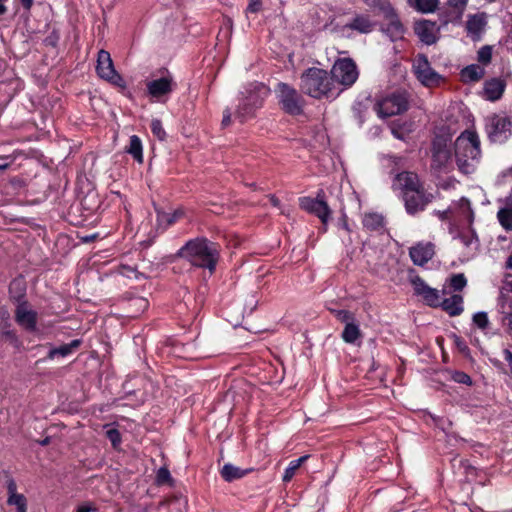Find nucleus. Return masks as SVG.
I'll use <instances>...</instances> for the list:
<instances>
[{"label": "nucleus", "instance_id": "52", "mask_svg": "<svg viewBox=\"0 0 512 512\" xmlns=\"http://www.w3.org/2000/svg\"><path fill=\"white\" fill-rule=\"evenodd\" d=\"M261 0H250V3L247 7V11L251 13H256L260 10Z\"/></svg>", "mask_w": 512, "mask_h": 512}, {"label": "nucleus", "instance_id": "40", "mask_svg": "<svg viewBox=\"0 0 512 512\" xmlns=\"http://www.w3.org/2000/svg\"><path fill=\"white\" fill-rule=\"evenodd\" d=\"M169 512H187V500L184 497H173L168 501Z\"/></svg>", "mask_w": 512, "mask_h": 512}, {"label": "nucleus", "instance_id": "16", "mask_svg": "<svg viewBox=\"0 0 512 512\" xmlns=\"http://www.w3.org/2000/svg\"><path fill=\"white\" fill-rule=\"evenodd\" d=\"M414 31L426 45H432L438 39L439 28L435 22L429 20L418 21L415 23Z\"/></svg>", "mask_w": 512, "mask_h": 512}, {"label": "nucleus", "instance_id": "2", "mask_svg": "<svg viewBox=\"0 0 512 512\" xmlns=\"http://www.w3.org/2000/svg\"><path fill=\"white\" fill-rule=\"evenodd\" d=\"M300 89L303 93L320 99L322 97H333L338 95L342 89L336 87L331 73L326 70L312 67L305 70L301 75Z\"/></svg>", "mask_w": 512, "mask_h": 512}, {"label": "nucleus", "instance_id": "30", "mask_svg": "<svg viewBox=\"0 0 512 512\" xmlns=\"http://www.w3.org/2000/svg\"><path fill=\"white\" fill-rule=\"evenodd\" d=\"M257 108H255L254 106H252L249 102H247L246 100H244L243 98L241 99V102L235 112V116L236 118L241 122H245L246 120L250 119L251 117H253L254 115V112Z\"/></svg>", "mask_w": 512, "mask_h": 512}, {"label": "nucleus", "instance_id": "64", "mask_svg": "<svg viewBox=\"0 0 512 512\" xmlns=\"http://www.w3.org/2000/svg\"><path fill=\"white\" fill-rule=\"evenodd\" d=\"M136 301L139 302L140 304H142L144 307L147 306V302L145 299L139 298V299H136Z\"/></svg>", "mask_w": 512, "mask_h": 512}, {"label": "nucleus", "instance_id": "39", "mask_svg": "<svg viewBox=\"0 0 512 512\" xmlns=\"http://www.w3.org/2000/svg\"><path fill=\"white\" fill-rule=\"evenodd\" d=\"M459 239L466 247L477 248L478 246V237L473 229L462 232Z\"/></svg>", "mask_w": 512, "mask_h": 512}, {"label": "nucleus", "instance_id": "22", "mask_svg": "<svg viewBox=\"0 0 512 512\" xmlns=\"http://www.w3.org/2000/svg\"><path fill=\"white\" fill-rule=\"evenodd\" d=\"M505 90V82L498 78H493L484 83L483 96L489 101L499 100Z\"/></svg>", "mask_w": 512, "mask_h": 512}, {"label": "nucleus", "instance_id": "50", "mask_svg": "<svg viewBox=\"0 0 512 512\" xmlns=\"http://www.w3.org/2000/svg\"><path fill=\"white\" fill-rule=\"evenodd\" d=\"M380 9L385 13L386 17L389 19L397 16L396 11L389 3L381 5Z\"/></svg>", "mask_w": 512, "mask_h": 512}, {"label": "nucleus", "instance_id": "24", "mask_svg": "<svg viewBox=\"0 0 512 512\" xmlns=\"http://www.w3.org/2000/svg\"><path fill=\"white\" fill-rule=\"evenodd\" d=\"M461 79L465 83L477 82L485 75V68L479 64H471L464 67L461 72Z\"/></svg>", "mask_w": 512, "mask_h": 512}, {"label": "nucleus", "instance_id": "35", "mask_svg": "<svg viewBox=\"0 0 512 512\" xmlns=\"http://www.w3.org/2000/svg\"><path fill=\"white\" fill-rule=\"evenodd\" d=\"M497 219L506 231H512V209L508 207L501 208L497 212Z\"/></svg>", "mask_w": 512, "mask_h": 512}, {"label": "nucleus", "instance_id": "31", "mask_svg": "<svg viewBox=\"0 0 512 512\" xmlns=\"http://www.w3.org/2000/svg\"><path fill=\"white\" fill-rule=\"evenodd\" d=\"M341 336L344 342L354 344L361 337L359 325L355 322L345 325Z\"/></svg>", "mask_w": 512, "mask_h": 512}, {"label": "nucleus", "instance_id": "28", "mask_svg": "<svg viewBox=\"0 0 512 512\" xmlns=\"http://www.w3.org/2000/svg\"><path fill=\"white\" fill-rule=\"evenodd\" d=\"M247 472L248 470H243L237 466L227 463L222 467L220 474L225 481L232 482L244 477Z\"/></svg>", "mask_w": 512, "mask_h": 512}, {"label": "nucleus", "instance_id": "29", "mask_svg": "<svg viewBox=\"0 0 512 512\" xmlns=\"http://www.w3.org/2000/svg\"><path fill=\"white\" fill-rule=\"evenodd\" d=\"M182 210H175L173 213L164 211H157V222L160 227L166 229L170 225L174 224L180 217H182Z\"/></svg>", "mask_w": 512, "mask_h": 512}, {"label": "nucleus", "instance_id": "51", "mask_svg": "<svg viewBox=\"0 0 512 512\" xmlns=\"http://www.w3.org/2000/svg\"><path fill=\"white\" fill-rule=\"evenodd\" d=\"M8 490V498H13V496H21L22 494L17 493V486L14 481H10L7 485Z\"/></svg>", "mask_w": 512, "mask_h": 512}, {"label": "nucleus", "instance_id": "5", "mask_svg": "<svg viewBox=\"0 0 512 512\" xmlns=\"http://www.w3.org/2000/svg\"><path fill=\"white\" fill-rule=\"evenodd\" d=\"M451 142L452 138L448 134L436 135L432 142V162L431 168L437 172L448 170L451 166Z\"/></svg>", "mask_w": 512, "mask_h": 512}, {"label": "nucleus", "instance_id": "56", "mask_svg": "<svg viewBox=\"0 0 512 512\" xmlns=\"http://www.w3.org/2000/svg\"><path fill=\"white\" fill-rule=\"evenodd\" d=\"M14 161V159L10 157H6L5 159L0 160V170H6L11 163Z\"/></svg>", "mask_w": 512, "mask_h": 512}, {"label": "nucleus", "instance_id": "63", "mask_svg": "<svg viewBox=\"0 0 512 512\" xmlns=\"http://www.w3.org/2000/svg\"><path fill=\"white\" fill-rule=\"evenodd\" d=\"M506 207H508L509 209H512V192L506 198Z\"/></svg>", "mask_w": 512, "mask_h": 512}, {"label": "nucleus", "instance_id": "10", "mask_svg": "<svg viewBox=\"0 0 512 512\" xmlns=\"http://www.w3.org/2000/svg\"><path fill=\"white\" fill-rule=\"evenodd\" d=\"M414 73L417 79L427 87L437 85L441 76L430 65L428 59L424 55H419L413 64Z\"/></svg>", "mask_w": 512, "mask_h": 512}, {"label": "nucleus", "instance_id": "11", "mask_svg": "<svg viewBox=\"0 0 512 512\" xmlns=\"http://www.w3.org/2000/svg\"><path fill=\"white\" fill-rule=\"evenodd\" d=\"M432 199V194L428 193L424 188L403 195L405 209L410 215L423 211Z\"/></svg>", "mask_w": 512, "mask_h": 512}, {"label": "nucleus", "instance_id": "58", "mask_svg": "<svg viewBox=\"0 0 512 512\" xmlns=\"http://www.w3.org/2000/svg\"><path fill=\"white\" fill-rule=\"evenodd\" d=\"M269 199H270L271 204H272L274 207H279V206H280V201H279V199H278L276 196H274V195H270V196H269Z\"/></svg>", "mask_w": 512, "mask_h": 512}, {"label": "nucleus", "instance_id": "4", "mask_svg": "<svg viewBox=\"0 0 512 512\" xmlns=\"http://www.w3.org/2000/svg\"><path fill=\"white\" fill-rule=\"evenodd\" d=\"M408 106L407 94L397 91L378 97L374 104V110L379 118L385 119L404 113Z\"/></svg>", "mask_w": 512, "mask_h": 512}, {"label": "nucleus", "instance_id": "48", "mask_svg": "<svg viewBox=\"0 0 512 512\" xmlns=\"http://www.w3.org/2000/svg\"><path fill=\"white\" fill-rule=\"evenodd\" d=\"M452 379L457 382V383H460V384H465V385H472V379L471 377L466 374L465 372H462V371H455L453 374H452Z\"/></svg>", "mask_w": 512, "mask_h": 512}, {"label": "nucleus", "instance_id": "1", "mask_svg": "<svg viewBox=\"0 0 512 512\" xmlns=\"http://www.w3.org/2000/svg\"><path fill=\"white\" fill-rule=\"evenodd\" d=\"M455 160L458 170L463 174L475 171L480 157V140L476 132L465 130L455 140Z\"/></svg>", "mask_w": 512, "mask_h": 512}, {"label": "nucleus", "instance_id": "17", "mask_svg": "<svg viewBox=\"0 0 512 512\" xmlns=\"http://www.w3.org/2000/svg\"><path fill=\"white\" fill-rule=\"evenodd\" d=\"M395 185L402 191V196L424 188L418 175L408 171L396 175Z\"/></svg>", "mask_w": 512, "mask_h": 512}, {"label": "nucleus", "instance_id": "18", "mask_svg": "<svg viewBox=\"0 0 512 512\" xmlns=\"http://www.w3.org/2000/svg\"><path fill=\"white\" fill-rule=\"evenodd\" d=\"M497 311L500 314L502 326L512 334V299L508 294L501 292L497 298Z\"/></svg>", "mask_w": 512, "mask_h": 512}, {"label": "nucleus", "instance_id": "42", "mask_svg": "<svg viewBox=\"0 0 512 512\" xmlns=\"http://www.w3.org/2000/svg\"><path fill=\"white\" fill-rule=\"evenodd\" d=\"M472 321L481 330L488 328L490 322L486 312H477L473 315Z\"/></svg>", "mask_w": 512, "mask_h": 512}, {"label": "nucleus", "instance_id": "61", "mask_svg": "<svg viewBox=\"0 0 512 512\" xmlns=\"http://www.w3.org/2000/svg\"><path fill=\"white\" fill-rule=\"evenodd\" d=\"M340 225H341V227H342L343 229H345L347 232H349V231H350L349 226H348L347 221H346V217H343V218L341 219V221H340Z\"/></svg>", "mask_w": 512, "mask_h": 512}, {"label": "nucleus", "instance_id": "60", "mask_svg": "<svg viewBox=\"0 0 512 512\" xmlns=\"http://www.w3.org/2000/svg\"><path fill=\"white\" fill-rule=\"evenodd\" d=\"M6 1H7V0H0V15L5 14V13H6V11H7V8H6V6H5V2H6Z\"/></svg>", "mask_w": 512, "mask_h": 512}, {"label": "nucleus", "instance_id": "9", "mask_svg": "<svg viewBox=\"0 0 512 512\" xmlns=\"http://www.w3.org/2000/svg\"><path fill=\"white\" fill-rule=\"evenodd\" d=\"M96 71L100 78L119 87H125V81L114 68L111 55L108 51L101 49L98 52Z\"/></svg>", "mask_w": 512, "mask_h": 512}, {"label": "nucleus", "instance_id": "34", "mask_svg": "<svg viewBox=\"0 0 512 512\" xmlns=\"http://www.w3.org/2000/svg\"><path fill=\"white\" fill-rule=\"evenodd\" d=\"M467 3H468V0H448L447 4L450 7H452L453 9H455L456 16L454 19H452V18L446 19L445 24H447L448 22H454V21L459 22L462 18V15L467 6Z\"/></svg>", "mask_w": 512, "mask_h": 512}, {"label": "nucleus", "instance_id": "12", "mask_svg": "<svg viewBox=\"0 0 512 512\" xmlns=\"http://www.w3.org/2000/svg\"><path fill=\"white\" fill-rule=\"evenodd\" d=\"M176 86L173 76L166 72L159 79L151 80L146 84L148 94L156 99L170 94Z\"/></svg>", "mask_w": 512, "mask_h": 512}, {"label": "nucleus", "instance_id": "47", "mask_svg": "<svg viewBox=\"0 0 512 512\" xmlns=\"http://www.w3.org/2000/svg\"><path fill=\"white\" fill-rule=\"evenodd\" d=\"M335 316L339 321L345 323V325L351 324L355 320L354 315L348 310H337L335 311Z\"/></svg>", "mask_w": 512, "mask_h": 512}, {"label": "nucleus", "instance_id": "59", "mask_svg": "<svg viewBox=\"0 0 512 512\" xmlns=\"http://www.w3.org/2000/svg\"><path fill=\"white\" fill-rule=\"evenodd\" d=\"M21 3H22V6L26 9V10H29L32 5H33V0H20Z\"/></svg>", "mask_w": 512, "mask_h": 512}, {"label": "nucleus", "instance_id": "32", "mask_svg": "<svg viewBox=\"0 0 512 512\" xmlns=\"http://www.w3.org/2000/svg\"><path fill=\"white\" fill-rule=\"evenodd\" d=\"M127 152L133 156V158L142 163L143 161V153H142V142L140 138L136 135L130 137V143L127 148Z\"/></svg>", "mask_w": 512, "mask_h": 512}, {"label": "nucleus", "instance_id": "53", "mask_svg": "<svg viewBox=\"0 0 512 512\" xmlns=\"http://www.w3.org/2000/svg\"><path fill=\"white\" fill-rule=\"evenodd\" d=\"M503 359L509 366L510 371L512 372V352L509 349L503 350Z\"/></svg>", "mask_w": 512, "mask_h": 512}, {"label": "nucleus", "instance_id": "62", "mask_svg": "<svg viewBox=\"0 0 512 512\" xmlns=\"http://www.w3.org/2000/svg\"><path fill=\"white\" fill-rule=\"evenodd\" d=\"M505 268L512 270V254L507 258Z\"/></svg>", "mask_w": 512, "mask_h": 512}, {"label": "nucleus", "instance_id": "57", "mask_svg": "<svg viewBox=\"0 0 512 512\" xmlns=\"http://www.w3.org/2000/svg\"><path fill=\"white\" fill-rule=\"evenodd\" d=\"M93 508L89 505H81L76 509V512H91Z\"/></svg>", "mask_w": 512, "mask_h": 512}, {"label": "nucleus", "instance_id": "41", "mask_svg": "<svg viewBox=\"0 0 512 512\" xmlns=\"http://www.w3.org/2000/svg\"><path fill=\"white\" fill-rule=\"evenodd\" d=\"M7 504L16 507V512H27V499L24 495L7 499Z\"/></svg>", "mask_w": 512, "mask_h": 512}, {"label": "nucleus", "instance_id": "25", "mask_svg": "<svg viewBox=\"0 0 512 512\" xmlns=\"http://www.w3.org/2000/svg\"><path fill=\"white\" fill-rule=\"evenodd\" d=\"M345 27L366 34L373 30L374 23L367 15H357Z\"/></svg>", "mask_w": 512, "mask_h": 512}, {"label": "nucleus", "instance_id": "54", "mask_svg": "<svg viewBox=\"0 0 512 512\" xmlns=\"http://www.w3.org/2000/svg\"><path fill=\"white\" fill-rule=\"evenodd\" d=\"M391 133L397 139L404 140L405 138V135L400 131V128L397 127L395 124L391 125Z\"/></svg>", "mask_w": 512, "mask_h": 512}, {"label": "nucleus", "instance_id": "36", "mask_svg": "<svg viewBox=\"0 0 512 512\" xmlns=\"http://www.w3.org/2000/svg\"><path fill=\"white\" fill-rule=\"evenodd\" d=\"M308 456H302L296 460H293L289 463L288 467L285 469L284 475H283V481L289 482L293 476L295 475L298 468L307 460Z\"/></svg>", "mask_w": 512, "mask_h": 512}, {"label": "nucleus", "instance_id": "55", "mask_svg": "<svg viewBox=\"0 0 512 512\" xmlns=\"http://www.w3.org/2000/svg\"><path fill=\"white\" fill-rule=\"evenodd\" d=\"M231 123V111L227 108L223 112L222 126L226 127Z\"/></svg>", "mask_w": 512, "mask_h": 512}, {"label": "nucleus", "instance_id": "19", "mask_svg": "<svg viewBox=\"0 0 512 512\" xmlns=\"http://www.w3.org/2000/svg\"><path fill=\"white\" fill-rule=\"evenodd\" d=\"M16 322L28 331H34L37 323V313L30 309L27 302L19 303L15 311Z\"/></svg>", "mask_w": 512, "mask_h": 512}, {"label": "nucleus", "instance_id": "14", "mask_svg": "<svg viewBox=\"0 0 512 512\" xmlns=\"http://www.w3.org/2000/svg\"><path fill=\"white\" fill-rule=\"evenodd\" d=\"M300 207L309 213L315 214L321 219L323 224L328 222L331 215V210L327 203L319 198L302 197L300 198Z\"/></svg>", "mask_w": 512, "mask_h": 512}, {"label": "nucleus", "instance_id": "45", "mask_svg": "<svg viewBox=\"0 0 512 512\" xmlns=\"http://www.w3.org/2000/svg\"><path fill=\"white\" fill-rule=\"evenodd\" d=\"M466 284H467V280H466L464 274H455L450 279V286L455 291L462 290L466 286Z\"/></svg>", "mask_w": 512, "mask_h": 512}, {"label": "nucleus", "instance_id": "15", "mask_svg": "<svg viewBox=\"0 0 512 512\" xmlns=\"http://www.w3.org/2000/svg\"><path fill=\"white\" fill-rule=\"evenodd\" d=\"M412 285L417 295L421 296L425 303L431 307L440 305V294L437 289L429 287L423 279L416 276L412 279Z\"/></svg>", "mask_w": 512, "mask_h": 512}, {"label": "nucleus", "instance_id": "27", "mask_svg": "<svg viewBox=\"0 0 512 512\" xmlns=\"http://www.w3.org/2000/svg\"><path fill=\"white\" fill-rule=\"evenodd\" d=\"M362 224L369 231H380L384 228V217L378 213H366L363 216Z\"/></svg>", "mask_w": 512, "mask_h": 512}, {"label": "nucleus", "instance_id": "3", "mask_svg": "<svg viewBox=\"0 0 512 512\" xmlns=\"http://www.w3.org/2000/svg\"><path fill=\"white\" fill-rule=\"evenodd\" d=\"M179 254L186 258L193 266L207 268L210 273L214 272L218 261L216 245L203 238L188 241L179 250Z\"/></svg>", "mask_w": 512, "mask_h": 512}, {"label": "nucleus", "instance_id": "33", "mask_svg": "<svg viewBox=\"0 0 512 512\" xmlns=\"http://www.w3.org/2000/svg\"><path fill=\"white\" fill-rule=\"evenodd\" d=\"M439 5V0H413L411 6L421 13H433Z\"/></svg>", "mask_w": 512, "mask_h": 512}, {"label": "nucleus", "instance_id": "13", "mask_svg": "<svg viewBox=\"0 0 512 512\" xmlns=\"http://www.w3.org/2000/svg\"><path fill=\"white\" fill-rule=\"evenodd\" d=\"M487 14L478 12L468 15L466 21V32L474 42L480 41L487 27Z\"/></svg>", "mask_w": 512, "mask_h": 512}, {"label": "nucleus", "instance_id": "7", "mask_svg": "<svg viewBox=\"0 0 512 512\" xmlns=\"http://www.w3.org/2000/svg\"><path fill=\"white\" fill-rule=\"evenodd\" d=\"M486 133L491 142L504 143L512 135L511 121L505 114H493L486 118Z\"/></svg>", "mask_w": 512, "mask_h": 512}, {"label": "nucleus", "instance_id": "44", "mask_svg": "<svg viewBox=\"0 0 512 512\" xmlns=\"http://www.w3.org/2000/svg\"><path fill=\"white\" fill-rule=\"evenodd\" d=\"M151 131L155 137L163 141L166 137V132L162 126V122L159 119H153L151 121Z\"/></svg>", "mask_w": 512, "mask_h": 512}, {"label": "nucleus", "instance_id": "46", "mask_svg": "<svg viewBox=\"0 0 512 512\" xmlns=\"http://www.w3.org/2000/svg\"><path fill=\"white\" fill-rule=\"evenodd\" d=\"M106 437L110 440V442L114 448H117L121 443V435H120V432L116 428L107 429Z\"/></svg>", "mask_w": 512, "mask_h": 512}, {"label": "nucleus", "instance_id": "8", "mask_svg": "<svg viewBox=\"0 0 512 512\" xmlns=\"http://www.w3.org/2000/svg\"><path fill=\"white\" fill-rule=\"evenodd\" d=\"M276 93L279 104L286 113L291 115L302 113L303 99L295 88L281 82L277 85Z\"/></svg>", "mask_w": 512, "mask_h": 512}, {"label": "nucleus", "instance_id": "21", "mask_svg": "<svg viewBox=\"0 0 512 512\" xmlns=\"http://www.w3.org/2000/svg\"><path fill=\"white\" fill-rule=\"evenodd\" d=\"M243 94V99L258 109L261 107L263 99L268 95V88L261 83H252Z\"/></svg>", "mask_w": 512, "mask_h": 512}, {"label": "nucleus", "instance_id": "43", "mask_svg": "<svg viewBox=\"0 0 512 512\" xmlns=\"http://www.w3.org/2000/svg\"><path fill=\"white\" fill-rule=\"evenodd\" d=\"M459 208L461 214L471 223L474 218V213L471 209L470 201L466 198L460 199Z\"/></svg>", "mask_w": 512, "mask_h": 512}, {"label": "nucleus", "instance_id": "38", "mask_svg": "<svg viewBox=\"0 0 512 512\" xmlns=\"http://www.w3.org/2000/svg\"><path fill=\"white\" fill-rule=\"evenodd\" d=\"M493 47L491 45H484L477 51V61L479 65L486 66L492 60Z\"/></svg>", "mask_w": 512, "mask_h": 512}, {"label": "nucleus", "instance_id": "37", "mask_svg": "<svg viewBox=\"0 0 512 512\" xmlns=\"http://www.w3.org/2000/svg\"><path fill=\"white\" fill-rule=\"evenodd\" d=\"M387 32L393 39L399 38L404 32V27L399 20L398 16L390 18V23L387 26Z\"/></svg>", "mask_w": 512, "mask_h": 512}, {"label": "nucleus", "instance_id": "49", "mask_svg": "<svg viewBox=\"0 0 512 512\" xmlns=\"http://www.w3.org/2000/svg\"><path fill=\"white\" fill-rule=\"evenodd\" d=\"M171 480L170 472L167 468L161 467L156 476V481L158 484H164Z\"/></svg>", "mask_w": 512, "mask_h": 512}, {"label": "nucleus", "instance_id": "26", "mask_svg": "<svg viewBox=\"0 0 512 512\" xmlns=\"http://www.w3.org/2000/svg\"><path fill=\"white\" fill-rule=\"evenodd\" d=\"M80 345H81V340H79V339L72 340L70 343L63 344L59 347L50 349L47 357H48V359H51V360L57 356L66 357V356L72 354L75 350H77Z\"/></svg>", "mask_w": 512, "mask_h": 512}, {"label": "nucleus", "instance_id": "23", "mask_svg": "<svg viewBox=\"0 0 512 512\" xmlns=\"http://www.w3.org/2000/svg\"><path fill=\"white\" fill-rule=\"evenodd\" d=\"M442 309L447 312L450 316H458L463 312V297L458 294H454L449 298L443 300L440 299V305Z\"/></svg>", "mask_w": 512, "mask_h": 512}, {"label": "nucleus", "instance_id": "20", "mask_svg": "<svg viewBox=\"0 0 512 512\" xmlns=\"http://www.w3.org/2000/svg\"><path fill=\"white\" fill-rule=\"evenodd\" d=\"M434 245L428 243H418L410 248L409 255L415 265L423 266L434 256Z\"/></svg>", "mask_w": 512, "mask_h": 512}, {"label": "nucleus", "instance_id": "6", "mask_svg": "<svg viewBox=\"0 0 512 512\" xmlns=\"http://www.w3.org/2000/svg\"><path fill=\"white\" fill-rule=\"evenodd\" d=\"M330 73L336 87L342 85L344 88L351 87L359 76L356 63L351 58L338 59Z\"/></svg>", "mask_w": 512, "mask_h": 512}]
</instances>
